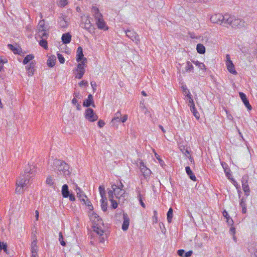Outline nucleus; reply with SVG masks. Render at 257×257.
Returning <instances> with one entry per match:
<instances>
[{
  "label": "nucleus",
  "instance_id": "nucleus-1",
  "mask_svg": "<svg viewBox=\"0 0 257 257\" xmlns=\"http://www.w3.org/2000/svg\"><path fill=\"white\" fill-rule=\"evenodd\" d=\"M53 165L54 170L58 175L67 176L70 174L69 166L64 161L56 159L54 161Z\"/></svg>",
  "mask_w": 257,
  "mask_h": 257
},
{
  "label": "nucleus",
  "instance_id": "nucleus-2",
  "mask_svg": "<svg viewBox=\"0 0 257 257\" xmlns=\"http://www.w3.org/2000/svg\"><path fill=\"white\" fill-rule=\"evenodd\" d=\"M226 25H223L224 27L228 28L230 26L232 28L240 29L245 27L246 23L242 19L236 18L234 16H230L228 15L227 19L225 21Z\"/></svg>",
  "mask_w": 257,
  "mask_h": 257
},
{
  "label": "nucleus",
  "instance_id": "nucleus-3",
  "mask_svg": "<svg viewBox=\"0 0 257 257\" xmlns=\"http://www.w3.org/2000/svg\"><path fill=\"white\" fill-rule=\"evenodd\" d=\"M30 177H27L24 175L21 176L17 180V187L16 188V193H21L23 192L24 187H26L29 183Z\"/></svg>",
  "mask_w": 257,
  "mask_h": 257
},
{
  "label": "nucleus",
  "instance_id": "nucleus-4",
  "mask_svg": "<svg viewBox=\"0 0 257 257\" xmlns=\"http://www.w3.org/2000/svg\"><path fill=\"white\" fill-rule=\"evenodd\" d=\"M227 17L228 15L223 16L221 14H216L212 15L210 20L212 23H219L223 26V25H226L225 21H226V18L227 19Z\"/></svg>",
  "mask_w": 257,
  "mask_h": 257
},
{
  "label": "nucleus",
  "instance_id": "nucleus-5",
  "mask_svg": "<svg viewBox=\"0 0 257 257\" xmlns=\"http://www.w3.org/2000/svg\"><path fill=\"white\" fill-rule=\"evenodd\" d=\"M249 177L248 175H244L241 178V184L243 191L244 193L245 196H248L250 194V189L248 184Z\"/></svg>",
  "mask_w": 257,
  "mask_h": 257
},
{
  "label": "nucleus",
  "instance_id": "nucleus-6",
  "mask_svg": "<svg viewBox=\"0 0 257 257\" xmlns=\"http://www.w3.org/2000/svg\"><path fill=\"white\" fill-rule=\"evenodd\" d=\"M87 59L85 58L83 61H81L80 63L77 64V71L78 72V74L77 76H76L77 78L80 79L83 77L85 72L84 65L87 63Z\"/></svg>",
  "mask_w": 257,
  "mask_h": 257
},
{
  "label": "nucleus",
  "instance_id": "nucleus-7",
  "mask_svg": "<svg viewBox=\"0 0 257 257\" xmlns=\"http://www.w3.org/2000/svg\"><path fill=\"white\" fill-rule=\"evenodd\" d=\"M85 117L86 119L91 122H93L98 119V116L96 114L93 109L88 108L85 110Z\"/></svg>",
  "mask_w": 257,
  "mask_h": 257
},
{
  "label": "nucleus",
  "instance_id": "nucleus-8",
  "mask_svg": "<svg viewBox=\"0 0 257 257\" xmlns=\"http://www.w3.org/2000/svg\"><path fill=\"white\" fill-rule=\"evenodd\" d=\"M226 57V65L227 67V69L228 71L231 74L236 75L237 72L235 70L234 65L231 60L230 55L229 54H226L225 56Z\"/></svg>",
  "mask_w": 257,
  "mask_h": 257
},
{
  "label": "nucleus",
  "instance_id": "nucleus-9",
  "mask_svg": "<svg viewBox=\"0 0 257 257\" xmlns=\"http://www.w3.org/2000/svg\"><path fill=\"white\" fill-rule=\"evenodd\" d=\"M126 35L136 44L140 43V40L139 35L133 30H127L125 31Z\"/></svg>",
  "mask_w": 257,
  "mask_h": 257
},
{
  "label": "nucleus",
  "instance_id": "nucleus-10",
  "mask_svg": "<svg viewBox=\"0 0 257 257\" xmlns=\"http://www.w3.org/2000/svg\"><path fill=\"white\" fill-rule=\"evenodd\" d=\"M93 231L99 235V242L103 243L105 241V238L103 234L104 230L101 228L100 226H98L97 224H96V226H94L93 227Z\"/></svg>",
  "mask_w": 257,
  "mask_h": 257
},
{
  "label": "nucleus",
  "instance_id": "nucleus-11",
  "mask_svg": "<svg viewBox=\"0 0 257 257\" xmlns=\"http://www.w3.org/2000/svg\"><path fill=\"white\" fill-rule=\"evenodd\" d=\"M96 23L97 26V27L100 30H108V28L106 25V23L104 22L103 16L98 17V18L95 19Z\"/></svg>",
  "mask_w": 257,
  "mask_h": 257
},
{
  "label": "nucleus",
  "instance_id": "nucleus-12",
  "mask_svg": "<svg viewBox=\"0 0 257 257\" xmlns=\"http://www.w3.org/2000/svg\"><path fill=\"white\" fill-rule=\"evenodd\" d=\"M239 95L247 110H250L252 109V107L250 104L249 100L247 98L246 95L243 92H240L239 93Z\"/></svg>",
  "mask_w": 257,
  "mask_h": 257
},
{
  "label": "nucleus",
  "instance_id": "nucleus-13",
  "mask_svg": "<svg viewBox=\"0 0 257 257\" xmlns=\"http://www.w3.org/2000/svg\"><path fill=\"white\" fill-rule=\"evenodd\" d=\"M123 223L122 224L121 228L123 231H126L128 229L130 225V218L126 213H123Z\"/></svg>",
  "mask_w": 257,
  "mask_h": 257
},
{
  "label": "nucleus",
  "instance_id": "nucleus-14",
  "mask_svg": "<svg viewBox=\"0 0 257 257\" xmlns=\"http://www.w3.org/2000/svg\"><path fill=\"white\" fill-rule=\"evenodd\" d=\"M83 105L86 107H88L90 106H92L94 107H95L94 101L93 100V96L91 94H89L88 98L84 100Z\"/></svg>",
  "mask_w": 257,
  "mask_h": 257
},
{
  "label": "nucleus",
  "instance_id": "nucleus-15",
  "mask_svg": "<svg viewBox=\"0 0 257 257\" xmlns=\"http://www.w3.org/2000/svg\"><path fill=\"white\" fill-rule=\"evenodd\" d=\"M86 58L84 57L83 53V49L81 47L79 46L77 49L76 52V61L78 62H79L81 61H83L84 59Z\"/></svg>",
  "mask_w": 257,
  "mask_h": 257
},
{
  "label": "nucleus",
  "instance_id": "nucleus-16",
  "mask_svg": "<svg viewBox=\"0 0 257 257\" xmlns=\"http://www.w3.org/2000/svg\"><path fill=\"white\" fill-rule=\"evenodd\" d=\"M83 28L91 34H94L95 33V28L92 26L89 20L87 19L86 20Z\"/></svg>",
  "mask_w": 257,
  "mask_h": 257
},
{
  "label": "nucleus",
  "instance_id": "nucleus-17",
  "mask_svg": "<svg viewBox=\"0 0 257 257\" xmlns=\"http://www.w3.org/2000/svg\"><path fill=\"white\" fill-rule=\"evenodd\" d=\"M49 35V33L46 32V30L40 29V31H37V36H36V38L39 37L40 39H47Z\"/></svg>",
  "mask_w": 257,
  "mask_h": 257
},
{
  "label": "nucleus",
  "instance_id": "nucleus-18",
  "mask_svg": "<svg viewBox=\"0 0 257 257\" xmlns=\"http://www.w3.org/2000/svg\"><path fill=\"white\" fill-rule=\"evenodd\" d=\"M111 189H108V196L109 199L113 198V195H115V191H116L117 189H119L118 188V186H116L115 184L111 185Z\"/></svg>",
  "mask_w": 257,
  "mask_h": 257
},
{
  "label": "nucleus",
  "instance_id": "nucleus-19",
  "mask_svg": "<svg viewBox=\"0 0 257 257\" xmlns=\"http://www.w3.org/2000/svg\"><path fill=\"white\" fill-rule=\"evenodd\" d=\"M177 254L181 257H190L193 254L192 250H189L187 252H185V250L181 249L177 251Z\"/></svg>",
  "mask_w": 257,
  "mask_h": 257
},
{
  "label": "nucleus",
  "instance_id": "nucleus-20",
  "mask_svg": "<svg viewBox=\"0 0 257 257\" xmlns=\"http://www.w3.org/2000/svg\"><path fill=\"white\" fill-rule=\"evenodd\" d=\"M71 35L69 33H64L62 36V41L64 44H69L71 40Z\"/></svg>",
  "mask_w": 257,
  "mask_h": 257
},
{
  "label": "nucleus",
  "instance_id": "nucleus-21",
  "mask_svg": "<svg viewBox=\"0 0 257 257\" xmlns=\"http://www.w3.org/2000/svg\"><path fill=\"white\" fill-rule=\"evenodd\" d=\"M34 63L32 62V63H30V64L26 67V69H27V74L29 76H32L35 71L34 69Z\"/></svg>",
  "mask_w": 257,
  "mask_h": 257
},
{
  "label": "nucleus",
  "instance_id": "nucleus-22",
  "mask_svg": "<svg viewBox=\"0 0 257 257\" xmlns=\"http://www.w3.org/2000/svg\"><path fill=\"white\" fill-rule=\"evenodd\" d=\"M70 192L68 188V186L67 184H64L62 187V195L64 198H68L69 196Z\"/></svg>",
  "mask_w": 257,
  "mask_h": 257
},
{
  "label": "nucleus",
  "instance_id": "nucleus-23",
  "mask_svg": "<svg viewBox=\"0 0 257 257\" xmlns=\"http://www.w3.org/2000/svg\"><path fill=\"white\" fill-rule=\"evenodd\" d=\"M185 171L189 176V178L192 180L193 181H196V178L193 173V172L191 171L190 167L189 166H187L185 167Z\"/></svg>",
  "mask_w": 257,
  "mask_h": 257
},
{
  "label": "nucleus",
  "instance_id": "nucleus-24",
  "mask_svg": "<svg viewBox=\"0 0 257 257\" xmlns=\"http://www.w3.org/2000/svg\"><path fill=\"white\" fill-rule=\"evenodd\" d=\"M118 188L119 189H117L116 191H115V196L116 198H118V201L119 202L121 197H124V194L125 193V191L121 189L119 187H118Z\"/></svg>",
  "mask_w": 257,
  "mask_h": 257
},
{
  "label": "nucleus",
  "instance_id": "nucleus-25",
  "mask_svg": "<svg viewBox=\"0 0 257 257\" xmlns=\"http://www.w3.org/2000/svg\"><path fill=\"white\" fill-rule=\"evenodd\" d=\"M141 172L143 174L144 177L145 179H147L148 178H149V177L151 174V171L150 169L146 168H142Z\"/></svg>",
  "mask_w": 257,
  "mask_h": 257
},
{
  "label": "nucleus",
  "instance_id": "nucleus-26",
  "mask_svg": "<svg viewBox=\"0 0 257 257\" xmlns=\"http://www.w3.org/2000/svg\"><path fill=\"white\" fill-rule=\"evenodd\" d=\"M76 191L77 192V196L79 199L81 201L85 202V199L87 198V196L85 194H83L82 191L79 188L77 187Z\"/></svg>",
  "mask_w": 257,
  "mask_h": 257
},
{
  "label": "nucleus",
  "instance_id": "nucleus-27",
  "mask_svg": "<svg viewBox=\"0 0 257 257\" xmlns=\"http://www.w3.org/2000/svg\"><path fill=\"white\" fill-rule=\"evenodd\" d=\"M91 12L93 14V16L95 19H97L98 17H102V14L100 13L99 10L98 8L95 6H93L91 9Z\"/></svg>",
  "mask_w": 257,
  "mask_h": 257
},
{
  "label": "nucleus",
  "instance_id": "nucleus-28",
  "mask_svg": "<svg viewBox=\"0 0 257 257\" xmlns=\"http://www.w3.org/2000/svg\"><path fill=\"white\" fill-rule=\"evenodd\" d=\"M66 17L64 15H62L60 17L58 23L61 27L66 28L68 26L67 22L65 20Z\"/></svg>",
  "mask_w": 257,
  "mask_h": 257
},
{
  "label": "nucleus",
  "instance_id": "nucleus-29",
  "mask_svg": "<svg viewBox=\"0 0 257 257\" xmlns=\"http://www.w3.org/2000/svg\"><path fill=\"white\" fill-rule=\"evenodd\" d=\"M8 47L15 54H20V52L22 51L21 48L16 47L12 44H8Z\"/></svg>",
  "mask_w": 257,
  "mask_h": 257
},
{
  "label": "nucleus",
  "instance_id": "nucleus-30",
  "mask_svg": "<svg viewBox=\"0 0 257 257\" xmlns=\"http://www.w3.org/2000/svg\"><path fill=\"white\" fill-rule=\"evenodd\" d=\"M56 57L55 56H51L49 58L47 61V65L49 67H53L55 65Z\"/></svg>",
  "mask_w": 257,
  "mask_h": 257
},
{
  "label": "nucleus",
  "instance_id": "nucleus-31",
  "mask_svg": "<svg viewBox=\"0 0 257 257\" xmlns=\"http://www.w3.org/2000/svg\"><path fill=\"white\" fill-rule=\"evenodd\" d=\"M35 170L34 168L31 169L30 167H28V168L25 169L24 174L23 175L27 177H30V178H31L32 176H30V175L33 174Z\"/></svg>",
  "mask_w": 257,
  "mask_h": 257
},
{
  "label": "nucleus",
  "instance_id": "nucleus-32",
  "mask_svg": "<svg viewBox=\"0 0 257 257\" xmlns=\"http://www.w3.org/2000/svg\"><path fill=\"white\" fill-rule=\"evenodd\" d=\"M101 208L103 212H105L107 209V198H101Z\"/></svg>",
  "mask_w": 257,
  "mask_h": 257
},
{
  "label": "nucleus",
  "instance_id": "nucleus-33",
  "mask_svg": "<svg viewBox=\"0 0 257 257\" xmlns=\"http://www.w3.org/2000/svg\"><path fill=\"white\" fill-rule=\"evenodd\" d=\"M196 50L198 53L203 54L205 53V48L203 44H198L196 46Z\"/></svg>",
  "mask_w": 257,
  "mask_h": 257
},
{
  "label": "nucleus",
  "instance_id": "nucleus-34",
  "mask_svg": "<svg viewBox=\"0 0 257 257\" xmlns=\"http://www.w3.org/2000/svg\"><path fill=\"white\" fill-rule=\"evenodd\" d=\"M34 58V56L33 54H29L27 55L23 61V63L24 65L28 64L31 60Z\"/></svg>",
  "mask_w": 257,
  "mask_h": 257
},
{
  "label": "nucleus",
  "instance_id": "nucleus-35",
  "mask_svg": "<svg viewBox=\"0 0 257 257\" xmlns=\"http://www.w3.org/2000/svg\"><path fill=\"white\" fill-rule=\"evenodd\" d=\"M173 209L170 207L167 213V219L169 223H171L172 222V219L173 218Z\"/></svg>",
  "mask_w": 257,
  "mask_h": 257
},
{
  "label": "nucleus",
  "instance_id": "nucleus-36",
  "mask_svg": "<svg viewBox=\"0 0 257 257\" xmlns=\"http://www.w3.org/2000/svg\"><path fill=\"white\" fill-rule=\"evenodd\" d=\"M192 63H194L195 65L198 66L200 69L202 70H206V66L204 64V63L199 62L198 61L196 60H192Z\"/></svg>",
  "mask_w": 257,
  "mask_h": 257
},
{
  "label": "nucleus",
  "instance_id": "nucleus-37",
  "mask_svg": "<svg viewBox=\"0 0 257 257\" xmlns=\"http://www.w3.org/2000/svg\"><path fill=\"white\" fill-rule=\"evenodd\" d=\"M191 111L193 113L194 116L197 119H199L200 118L199 113L197 111L195 106H192L190 107Z\"/></svg>",
  "mask_w": 257,
  "mask_h": 257
},
{
  "label": "nucleus",
  "instance_id": "nucleus-38",
  "mask_svg": "<svg viewBox=\"0 0 257 257\" xmlns=\"http://www.w3.org/2000/svg\"><path fill=\"white\" fill-rule=\"evenodd\" d=\"M47 39H40L39 40V45L45 49H48V43Z\"/></svg>",
  "mask_w": 257,
  "mask_h": 257
},
{
  "label": "nucleus",
  "instance_id": "nucleus-39",
  "mask_svg": "<svg viewBox=\"0 0 257 257\" xmlns=\"http://www.w3.org/2000/svg\"><path fill=\"white\" fill-rule=\"evenodd\" d=\"M99 191L101 198L103 199L106 198L105 195V188L104 186L101 185L99 187Z\"/></svg>",
  "mask_w": 257,
  "mask_h": 257
},
{
  "label": "nucleus",
  "instance_id": "nucleus-40",
  "mask_svg": "<svg viewBox=\"0 0 257 257\" xmlns=\"http://www.w3.org/2000/svg\"><path fill=\"white\" fill-rule=\"evenodd\" d=\"M186 70L188 72H194V67L190 61H187Z\"/></svg>",
  "mask_w": 257,
  "mask_h": 257
},
{
  "label": "nucleus",
  "instance_id": "nucleus-41",
  "mask_svg": "<svg viewBox=\"0 0 257 257\" xmlns=\"http://www.w3.org/2000/svg\"><path fill=\"white\" fill-rule=\"evenodd\" d=\"M40 29L46 30V28L45 26V21L42 20L40 21L38 25V31H40Z\"/></svg>",
  "mask_w": 257,
  "mask_h": 257
},
{
  "label": "nucleus",
  "instance_id": "nucleus-42",
  "mask_svg": "<svg viewBox=\"0 0 257 257\" xmlns=\"http://www.w3.org/2000/svg\"><path fill=\"white\" fill-rule=\"evenodd\" d=\"M88 207V208L90 210H93V207L92 205L91 202L87 199H85V202H83Z\"/></svg>",
  "mask_w": 257,
  "mask_h": 257
},
{
  "label": "nucleus",
  "instance_id": "nucleus-43",
  "mask_svg": "<svg viewBox=\"0 0 257 257\" xmlns=\"http://www.w3.org/2000/svg\"><path fill=\"white\" fill-rule=\"evenodd\" d=\"M59 240L61 245L63 246H66V242L64 241L63 234L61 232H60L59 233Z\"/></svg>",
  "mask_w": 257,
  "mask_h": 257
},
{
  "label": "nucleus",
  "instance_id": "nucleus-44",
  "mask_svg": "<svg viewBox=\"0 0 257 257\" xmlns=\"http://www.w3.org/2000/svg\"><path fill=\"white\" fill-rule=\"evenodd\" d=\"M46 182L47 184H48V185H49L50 186H52L54 184V182L53 181V178L51 176H49L47 178Z\"/></svg>",
  "mask_w": 257,
  "mask_h": 257
},
{
  "label": "nucleus",
  "instance_id": "nucleus-45",
  "mask_svg": "<svg viewBox=\"0 0 257 257\" xmlns=\"http://www.w3.org/2000/svg\"><path fill=\"white\" fill-rule=\"evenodd\" d=\"M111 202V207L112 209H116L118 206V203L116 201L114 200L113 198L109 199Z\"/></svg>",
  "mask_w": 257,
  "mask_h": 257
},
{
  "label": "nucleus",
  "instance_id": "nucleus-46",
  "mask_svg": "<svg viewBox=\"0 0 257 257\" xmlns=\"http://www.w3.org/2000/svg\"><path fill=\"white\" fill-rule=\"evenodd\" d=\"M180 148L181 151L186 155L190 154V152L187 148H185V146H181Z\"/></svg>",
  "mask_w": 257,
  "mask_h": 257
},
{
  "label": "nucleus",
  "instance_id": "nucleus-47",
  "mask_svg": "<svg viewBox=\"0 0 257 257\" xmlns=\"http://www.w3.org/2000/svg\"><path fill=\"white\" fill-rule=\"evenodd\" d=\"M58 59L61 64H63L65 62V59L63 55L60 53L57 54Z\"/></svg>",
  "mask_w": 257,
  "mask_h": 257
},
{
  "label": "nucleus",
  "instance_id": "nucleus-48",
  "mask_svg": "<svg viewBox=\"0 0 257 257\" xmlns=\"http://www.w3.org/2000/svg\"><path fill=\"white\" fill-rule=\"evenodd\" d=\"M233 184L235 186L237 190L238 193V195H239V197L240 198V193H241L240 186L235 181H233Z\"/></svg>",
  "mask_w": 257,
  "mask_h": 257
},
{
  "label": "nucleus",
  "instance_id": "nucleus-49",
  "mask_svg": "<svg viewBox=\"0 0 257 257\" xmlns=\"http://www.w3.org/2000/svg\"><path fill=\"white\" fill-rule=\"evenodd\" d=\"M116 122H120V117H118V118H115V116H114V117L112 119L111 121V124L112 125H115Z\"/></svg>",
  "mask_w": 257,
  "mask_h": 257
},
{
  "label": "nucleus",
  "instance_id": "nucleus-50",
  "mask_svg": "<svg viewBox=\"0 0 257 257\" xmlns=\"http://www.w3.org/2000/svg\"><path fill=\"white\" fill-rule=\"evenodd\" d=\"M246 200L242 197L239 202V205L241 208L242 207H246V204H245Z\"/></svg>",
  "mask_w": 257,
  "mask_h": 257
},
{
  "label": "nucleus",
  "instance_id": "nucleus-51",
  "mask_svg": "<svg viewBox=\"0 0 257 257\" xmlns=\"http://www.w3.org/2000/svg\"><path fill=\"white\" fill-rule=\"evenodd\" d=\"M136 192L137 193V198H138V200L143 199L141 192L140 188H137L136 189Z\"/></svg>",
  "mask_w": 257,
  "mask_h": 257
},
{
  "label": "nucleus",
  "instance_id": "nucleus-52",
  "mask_svg": "<svg viewBox=\"0 0 257 257\" xmlns=\"http://www.w3.org/2000/svg\"><path fill=\"white\" fill-rule=\"evenodd\" d=\"M37 243V239L36 236L35 235L34 240L31 243V247H38Z\"/></svg>",
  "mask_w": 257,
  "mask_h": 257
},
{
  "label": "nucleus",
  "instance_id": "nucleus-53",
  "mask_svg": "<svg viewBox=\"0 0 257 257\" xmlns=\"http://www.w3.org/2000/svg\"><path fill=\"white\" fill-rule=\"evenodd\" d=\"M154 216H153V221L155 223H157L158 221L157 219V211L156 210H154L153 211Z\"/></svg>",
  "mask_w": 257,
  "mask_h": 257
},
{
  "label": "nucleus",
  "instance_id": "nucleus-54",
  "mask_svg": "<svg viewBox=\"0 0 257 257\" xmlns=\"http://www.w3.org/2000/svg\"><path fill=\"white\" fill-rule=\"evenodd\" d=\"M155 156L157 158V159L159 161V162L160 163V164L162 166H163V165H165V163L164 162V161L163 160H162L161 159H160L159 158V155H158V156H157V154H155Z\"/></svg>",
  "mask_w": 257,
  "mask_h": 257
},
{
  "label": "nucleus",
  "instance_id": "nucleus-55",
  "mask_svg": "<svg viewBox=\"0 0 257 257\" xmlns=\"http://www.w3.org/2000/svg\"><path fill=\"white\" fill-rule=\"evenodd\" d=\"M97 125L101 128L104 126L105 122L103 120L100 119L97 122Z\"/></svg>",
  "mask_w": 257,
  "mask_h": 257
},
{
  "label": "nucleus",
  "instance_id": "nucleus-56",
  "mask_svg": "<svg viewBox=\"0 0 257 257\" xmlns=\"http://www.w3.org/2000/svg\"><path fill=\"white\" fill-rule=\"evenodd\" d=\"M60 4L62 7H65L67 5V0H59Z\"/></svg>",
  "mask_w": 257,
  "mask_h": 257
},
{
  "label": "nucleus",
  "instance_id": "nucleus-57",
  "mask_svg": "<svg viewBox=\"0 0 257 257\" xmlns=\"http://www.w3.org/2000/svg\"><path fill=\"white\" fill-rule=\"evenodd\" d=\"M6 247H8V245L7 243L3 242H0V252L2 251V250L5 248Z\"/></svg>",
  "mask_w": 257,
  "mask_h": 257
},
{
  "label": "nucleus",
  "instance_id": "nucleus-58",
  "mask_svg": "<svg viewBox=\"0 0 257 257\" xmlns=\"http://www.w3.org/2000/svg\"><path fill=\"white\" fill-rule=\"evenodd\" d=\"M73 95L74 98H76V99H80L82 98V95L79 92H74Z\"/></svg>",
  "mask_w": 257,
  "mask_h": 257
},
{
  "label": "nucleus",
  "instance_id": "nucleus-59",
  "mask_svg": "<svg viewBox=\"0 0 257 257\" xmlns=\"http://www.w3.org/2000/svg\"><path fill=\"white\" fill-rule=\"evenodd\" d=\"M91 86L93 90V91L94 92L96 89L97 85L96 84V82L94 81H91L90 82Z\"/></svg>",
  "mask_w": 257,
  "mask_h": 257
},
{
  "label": "nucleus",
  "instance_id": "nucleus-60",
  "mask_svg": "<svg viewBox=\"0 0 257 257\" xmlns=\"http://www.w3.org/2000/svg\"><path fill=\"white\" fill-rule=\"evenodd\" d=\"M229 233L232 235H235V228L234 227L231 226L230 227V230H229Z\"/></svg>",
  "mask_w": 257,
  "mask_h": 257
},
{
  "label": "nucleus",
  "instance_id": "nucleus-61",
  "mask_svg": "<svg viewBox=\"0 0 257 257\" xmlns=\"http://www.w3.org/2000/svg\"><path fill=\"white\" fill-rule=\"evenodd\" d=\"M226 222H227V224L229 225L232 226L233 224V221L232 219L230 217L226 219Z\"/></svg>",
  "mask_w": 257,
  "mask_h": 257
},
{
  "label": "nucleus",
  "instance_id": "nucleus-62",
  "mask_svg": "<svg viewBox=\"0 0 257 257\" xmlns=\"http://www.w3.org/2000/svg\"><path fill=\"white\" fill-rule=\"evenodd\" d=\"M127 119V115L125 114L122 117H120V122H124Z\"/></svg>",
  "mask_w": 257,
  "mask_h": 257
},
{
  "label": "nucleus",
  "instance_id": "nucleus-63",
  "mask_svg": "<svg viewBox=\"0 0 257 257\" xmlns=\"http://www.w3.org/2000/svg\"><path fill=\"white\" fill-rule=\"evenodd\" d=\"M222 215L224 216V217L226 219L229 218L230 217L229 215L228 214V212L225 210L222 212Z\"/></svg>",
  "mask_w": 257,
  "mask_h": 257
},
{
  "label": "nucleus",
  "instance_id": "nucleus-64",
  "mask_svg": "<svg viewBox=\"0 0 257 257\" xmlns=\"http://www.w3.org/2000/svg\"><path fill=\"white\" fill-rule=\"evenodd\" d=\"M188 105L191 107L192 106H195V104L193 101V99L192 98H190L188 101Z\"/></svg>",
  "mask_w": 257,
  "mask_h": 257
}]
</instances>
